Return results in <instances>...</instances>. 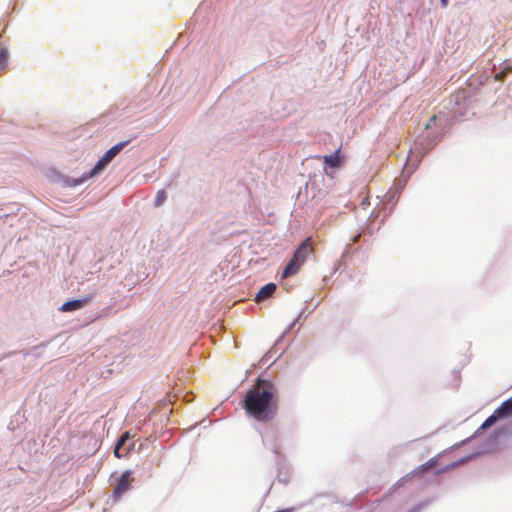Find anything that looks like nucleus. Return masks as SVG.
<instances>
[{
    "mask_svg": "<svg viewBox=\"0 0 512 512\" xmlns=\"http://www.w3.org/2000/svg\"><path fill=\"white\" fill-rule=\"evenodd\" d=\"M8 61V53L5 50H0V67H4Z\"/></svg>",
    "mask_w": 512,
    "mask_h": 512,
    "instance_id": "9b49d317",
    "label": "nucleus"
},
{
    "mask_svg": "<svg viewBox=\"0 0 512 512\" xmlns=\"http://www.w3.org/2000/svg\"><path fill=\"white\" fill-rule=\"evenodd\" d=\"M244 407L254 419L261 422L272 421L279 408L277 388L270 381L259 379L247 392Z\"/></svg>",
    "mask_w": 512,
    "mask_h": 512,
    "instance_id": "f257e3e1",
    "label": "nucleus"
},
{
    "mask_svg": "<svg viewBox=\"0 0 512 512\" xmlns=\"http://www.w3.org/2000/svg\"><path fill=\"white\" fill-rule=\"evenodd\" d=\"M325 166L331 168H339L342 165V158L340 156V148L330 155H324L322 157Z\"/></svg>",
    "mask_w": 512,
    "mask_h": 512,
    "instance_id": "6e6552de",
    "label": "nucleus"
},
{
    "mask_svg": "<svg viewBox=\"0 0 512 512\" xmlns=\"http://www.w3.org/2000/svg\"><path fill=\"white\" fill-rule=\"evenodd\" d=\"M360 236H361L360 234H358V235L354 236V237L352 238V242H353V243L358 242V241H359Z\"/></svg>",
    "mask_w": 512,
    "mask_h": 512,
    "instance_id": "4468645a",
    "label": "nucleus"
},
{
    "mask_svg": "<svg viewBox=\"0 0 512 512\" xmlns=\"http://www.w3.org/2000/svg\"><path fill=\"white\" fill-rule=\"evenodd\" d=\"M276 291V285L274 283H268L264 285L255 296L257 302L263 301L273 295Z\"/></svg>",
    "mask_w": 512,
    "mask_h": 512,
    "instance_id": "1a4fd4ad",
    "label": "nucleus"
},
{
    "mask_svg": "<svg viewBox=\"0 0 512 512\" xmlns=\"http://www.w3.org/2000/svg\"><path fill=\"white\" fill-rule=\"evenodd\" d=\"M512 416V398L504 401L480 426L481 430H485L496 423L497 420Z\"/></svg>",
    "mask_w": 512,
    "mask_h": 512,
    "instance_id": "20e7f679",
    "label": "nucleus"
},
{
    "mask_svg": "<svg viewBox=\"0 0 512 512\" xmlns=\"http://www.w3.org/2000/svg\"><path fill=\"white\" fill-rule=\"evenodd\" d=\"M133 447H134V442L131 441L130 433L125 432L121 435V437L118 439V441L115 445L114 455L117 458L126 457Z\"/></svg>",
    "mask_w": 512,
    "mask_h": 512,
    "instance_id": "423d86ee",
    "label": "nucleus"
},
{
    "mask_svg": "<svg viewBox=\"0 0 512 512\" xmlns=\"http://www.w3.org/2000/svg\"><path fill=\"white\" fill-rule=\"evenodd\" d=\"M133 480L131 471H125L121 474L113 489L112 496L115 501L132 488Z\"/></svg>",
    "mask_w": 512,
    "mask_h": 512,
    "instance_id": "39448f33",
    "label": "nucleus"
},
{
    "mask_svg": "<svg viewBox=\"0 0 512 512\" xmlns=\"http://www.w3.org/2000/svg\"><path fill=\"white\" fill-rule=\"evenodd\" d=\"M431 467H432V463L426 462L421 466V470L426 471V470L430 469Z\"/></svg>",
    "mask_w": 512,
    "mask_h": 512,
    "instance_id": "ddd939ff",
    "label": "nucleus"
},
{
    "mask_svg": "<svg viewBox=\"0 0 512 512\" xmlns=\"http://www.w3.org/2000/svg\"><path fill=\"white\" fill-rule=\"evenodd\" d=\"M449 0H440L442 7H447Z\"/></svg>",
    "mask_w": 512,
    "mask_h": 512,
    "instance_id": "2eb2a0df",
    "label": "nucleus"
},
{
    "mask_svg": "<svg viewBox=\"0 0 512 512\" xmlns=\"http://www.w3.org/2000/svg\"><path fill=\"white\" fill-rule=\"evenodd\" d=\"M128 143L129 141H123L107 150L101 159L96 163V165L89 171L88 176L94 177L102 173L108 164L123 150V148Z\"/></svg>",
    "mask_w": 512,
    "mask_h": 512,
    "instance_id": "7ed1b4c3",
    "label": "nucleus"
},
{
    "mask_svg": "<svg viewBox=\"0 0 512 512\" xmlns=\"http://www.w3.org/2000/svg\"><path fill=\"white\" fill-rule=\"evenodd\" d=\"M313 251V239L307 237L296 249L292 258L284 268L282 278H288L297 274Z\"/></svg>",
    "mask_w": 512,
    "mask_h": 512,
    "instance_id": "f03ea898",
    "label": "nucleus"
},
{
    "mask_svg": "<svg viewBox=\"0 0 512 512\" xmlns=\"http://www.w3.org/2000/svg\"><path fill=\"white\" fill-rule=\"evenodd\" d=\"M166 198V192L164 190H159L155 197V206L158 207L162 205L165 202Z\"/></svg>",
    "mask_w": 512,
    "mask_h": 512,
    "instance_id": "9d476101",
    "label": "nucleus"
},
{
    "mask_svg": "<svg viewBox=\"0 0 512 512\" xmlns=\"http://www.w3.org/2000/svg\"><path fill=\"white\" fill-rule=\"evenodd\" d=\"M436 119H437V116H436V115H433V116L429 119L428 123L425 125V129L427 130V129L431 128L432 123H434V122L436 121Z\"/></svg>",
    "mask_w": 512,
    "mask_h": 512,
    "instance_id": "f8f14e48",
    "label": "nucleus"
},
{
    "mask_svg": "<svg viewBox=\"0 0 512 512\" xmlns=\"http://www.w3.org/2000/svg\"><path fill=\"white\" fill-rule=\"evenodd\" d=\"M93 299V295H88L83 297L82 299H75L65 302L60 310L62 312H71L78 310L82 307H84L86 304H88Z\"/></svg>",
    "mask_w": 512,
    "mask_h": 512,
    "instance_id": "0eeeda50",
    "label": "nucleus"
}]
</instances>
